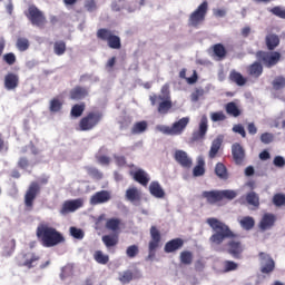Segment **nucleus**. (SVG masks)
<instances>
[{
  "label": "nucleus",
  "mask_w": 285,
  "mask_h": 285,
  "mask_svg": "<svg viewBox=\"0 0 285 285\" xmlns=\"http://www.w3.org/2000/svg\"><path fill=\"white\" fill-rule=\"evenodd\" d=\"M207 224L214 232L209 237V244H212V246H222L226 239H229L225 244L228 255H232L234 259H242L244 244H242V240L237 239L238 235L230 230V227L226 225V223L215 217L207 218Z\"/></svg>",
  "instance_id": "f257e3e1"
},
{
  "label": "nucleus",
  "mask_w": 285,
  "mask_h": 285,
  "mask_svg": "<svg viewBox=\"0 0 285 285\" xmlns=\"http://www.w3.org/2000/svg\"><path fill=\"white\" fill-rule=\"evenodd\" d=\"M265 45L269 51L258 50L255 56L265 68H273L282 61V53L279 51H274L275 48L279 46V36L268 33L265 37Z\"/></svg>",
  "instance_id": "f03ea898"
},
{
  "label": "nucleus",
  "mask_w": 285,
  "mask_h": 285,
  "mask_svg": "<svg viewBox=\"0 0 285 285\" xmlns=\"http://www.w3.org/2000/svg\"><path fill=\"white\" fill-rule=\"evenodd\" d=\"M36 237L45 248H55L66 242V237L48 223H40L36 229Z\"/></svg>",
  "instance_id": "7ed1b4c3"
},
{
  "label": "nucleus",
  "mask_w": 285,
  "mask_h": 285,
  "mask_svg": "<svg viewBox=\"0 0 285 285\" xmlns=\"http://www.w3.org/2000/svg\"><path fill=\"white\" fill-rule=\"evenodd\" d=\"M202 197L206 199L207 204L215 205V204H219V202H224V199H227L228 202H233V199L237 197V193L232 189L210 190V191H203Z\"/></svg>",
  "instance_id": "20e7f679"
},
{
  "label": "nucleus",
  "mask_w": 285,
  "mask_h": 285,
  "mask_svg": "<svg viewBox=\"0 0 285 285\" xmlns=\"http://www.w3.org/2000/svg\"><path fill=\"white\" fill-rule=\"evenodd\" d=\"M24 16L28 21H30L31 26L36 28L43 29L48 23V19L46 18V13L41 11L37 6L30 4L28 9L24 11Z\"/></svg>",
  "instance_id": "39448f33"
},
{
  "label": "nucleus",
  "mask_w": 285,
  "mask_h": 285,
  "mask_svg": "<svg viewBox=\"0 0 285 285\" xmlns=\"http://www.w3.org/2000/svg\"><path fill=\"white\" fill-rule=\"evenodd\" d=\"M96 37L99 41H106L107 46L111 48V50H120L121 48V38L108 28L98 29Z\"/></svg>",
  "instance_id": "423d86ee"
},
{
  "label": "nucleus",
  "mask_w": 285,
  "mask_h": 285,
  "mask_svg": "<svg viewBox=\"0 0 285 285\" xmlns=\"http://www.w3.org/2000/svg\"><path fill=\"white\" fill-rule=\"evenodd\" d=\"M104 119V114L101 111H89L79 121V130L87 132L88 130H94L97 128L101 120Z\"/></svg>",
  "instance_id": "0eeeda50"
},
{
  "label": "nucleus",
  "mask_w": 285,
  "mask_h": 285,
  "mask_svg": "<svg viewBox=\"0 0 285 285\" xmlns=\"http://www.w3.org/2000/svg\"><path fill=\"white\" fill-rule=\"evenodd\" d=\"M188 124H190V118L183 117L178 121H175L171 126H159L158 130L163 132V135L175 137L177 135H181L188 127Z\"/></svg>",
  "instance_id": "6e6552de"
},
{
  "label": "nucleus",
  "mask_w": 285,
  "mask_h": 285,
  "mask_svg": "<svg viewBox=\"0 0 285 285\" xmlns=\"http://www.w3.org/2000/svg\"><path fill=\"white\" fill-rule=\"evenodd\" d=\"M206 14H208V1H203L197 9L190 13L188 24L193 28L202 26L206 21Z\"/></svg>",
  "instance_id": "1a4fd4ad"
},
{
  "label": "nucleus",
  "mask_w": 285,
  "mask_h": 285,
  "mask_svg": "<svg viewBox=\"0 0 285 285\" xmlns=\"http://www.w3.org/2000/svg\"><path fill=\"white\" fill-rule=\"evenodd\" d=\"M150 240L148 243V256L147 259H155L157 249L161 246V232L157 226H151L149 229Z\"/></svg>",
  "instance_id": "9d476101"
},
{
  "label": "nucleus",
  "mask_w": 285,
  "mask_h": 285,
  "mask_svg": "<svg viewBox=\"0 0 285 285\" xmlns=\"http://www.w3.org/2000/svg\"><path fill=\"white\" fill-rule=\"evenodd\" d=\"M40 193L41 186L39 185V183L32 181L24 194V206L27 208H32V206H35V200Z\"/></svg>",
  "instance_id": "9b49d317"
},
{
  "label": "nucleus",
  "mask_w": 285,
  "mask_h": 285,
  "mask_svg": "<svg viewBox=\"0 0 285 285\" xmlns=\"http://www.w3.org/2000/svg\"><path fill=\"white\" fill-rule=\"evenodd\" d=\"M261 259V273L268 275L275 271V261L268 254L261 252L258 254Z\"/></svg>",
  "instance_id": "f8f14e48"
},
{
  "label": "nucleus",
  "mask_w": 285,
  "mask_h": 285,
  "mask_svg": "<svg viewBox=\"0 0 285 285\" xmlns=\"http://www.w3.org/2000/svg\"><path fill=\"white\" fill-rule=\"evenodd\" d=\"M79 208H83L82 198L65 200L60 208V215H68L69 213H75L76 210H79Z\"/></svg>",
  "instance_id": "ddd939ff"
},
{
  "label": "nucleus",
  "mask_w": 285,
  "mask_h": 285,
  "mask_svg": "<svg viewBox=\"0 0 285 285\" xmlns=\"http://www.w3.org/2000/svg\"><path fill=\"white\" fill-rule=\"evenodd\" d=\"M112 199V193L109 190L102 189L100 191H96L89 200L91 206H99L100 204H108Z\"/></svg>",
  "instance_id": "4468645a"
},
{
  "label": "nucleus",
  "mask_w": 285,
  "mask_h": 285,
  "mask_svg": "<svg viewBox=\"0 0 285 285\" xmlns=\"http://www.w3.org/2000/svg\"><path fill=\"white\" fill-rule=\"evenodd\" d=\"M90 96V89L83 86H76L69 91V99L71 101H83Z\"/></svg>",
  "instance_id": "2eb2a0df"
},
{
  "label": "nucleus",
  "mask_w": 285,
  "mask_h": 285,
  "mask_svg": "<svg viewBox=\"0 0 285 285\" xmlns=\"http://www.w3.org/2000/svg\"><path fill=\"white\" fill-rule=\"evenodd\" d=\"M275 222H277V217L274 214L266 213L261 218L258 228L262 233H266V230H271L275 226Z\"/></svg>",
  "instance_id": "dca6fc26"
},
{
  "label": "nucleus",
  "mask_w": 285,
  "mask_h": 285,
  "mask_svg": "<svg viewBox=\"0 0 285 285\" xmlns=\"http://www.w3.org/2000/svg\"><path fill=\"white\" fill-rule=\"evenodd\" d=\"M174 159L183 168H193V158L188 156V153L177 149L174 154Z\"/></svg>",
  "instance_id": "f3484780"
},
{
  "label": "nucleus",
  "mask_w": 285,
  "mask_h": 285,
  "mask_svg": "<svg viewBox=\"0 0 285 285\" xmlns=\"http://www.w3.org/2000/svg\"><path fill=\"white\" fill-rule=\"evenodd\" d=\"M206 132H208V118L204 116L200 119L198 130L193 132V137H191L193 141H202L206 139Z\"/></svg>",
  "instance_id": "a211bd4d"
},
{
  "label": "nucleus",
  "mask_w": 285,
  "mask_h": 285,
  "mask_svg": "<svg viewBox=\"0 0 285 285\" xmlns=\"http://www.w3.org/2000/svg\"><path fill=\"white\" fill-rule=\"evenodd\" d=\"M23 262L19 261L18 266H26V268H35L37 266V263L41 257L37 255L35 252H29L22 255Z\"/></svg>",
  "instance_id": "6ab92c4d"
},
{
  "label": "nucleus",
  "mask_w": 285,
  "mask_h": 285,
  "mask_svg": "<svg viewBox=\"0 0 285 285\" xmlns=\"http://www.w3.org/2000/svg\"><path fill=\"white\" fill-rule=\"evenodd\" d=\"M232 155L237 166H242V164H244V159H246V150H244L242 145L238 142L234 144L232 146Z\"/></svg>",
  "instance_id": "aec40b11"
},
{
  "label": "nucleus",
  "mask_w": 285,
  "mask_h": 285,
  "mask_svg": "<svg viewBox=\"0 0 285 285\" xmlns=\"http://www.w3.org/2000/svg\"><path fill=\"white\" fill-rule=\"evenodd\" d=\"M6 90H17L19 88V75L9 72L4 76Z\"/></svg>",
  "instance_id": "412c9836"
},
{
  "label": "nucleus",
  "mask_w": 285,
  "mask_h": 285,
  "mask_svg": "<svg viewBox=\"0 0 285 285\" xmlns=\"http://www.w3.org/2000/svg\"><path fill=\"white\" fill-rule=\"evenodd\" d=\"M132 179H135L140 186H148L150 183V177L148 173L144 169H137L136 171H130Z\"/></svg>",
  "instance_id": "4be33fe9"
},
{
  "label": "nucleus",
  "mask_w": 285,
  "mask_h": 285,
  "mask_svg": "<svg viewBox=\"0 0 285 285\" xmlns=\"http://www.w3.org/2000/svg\"><path fill=\"white\" fill-rule=\"evenodd\" d=\"M159 101V104H158ZM157 110L159 115H168V112L173 108V99L171 98H157Z\"/></svg>",
  "instance_id": "5701e85b"
},
{
  "label": "nucleus",
  "mask_w": 285,
  "mask_h": 285,
  "mask_svg": "<svg viewBox=\"0 0 285 285\" xmlns=\"http://www.w3.org/2000/svg\"><path fill=\"white\" fill-rule=\"evenodd\" d=\"M161 95H153L149 97L151 106H157V99H171L170 85L165 83L160 89Z\"/></svg>",
  "instance_id": "b1692460"
},
{
  "label": "nucleus",
  "mask_w": 285,
  "mask_h": 285,
  "mask_svg": "<svg viewBox=\"0 0 285 285\" xmlns=\"http://www.w3.org/2000/svg\"><path fill=\"white\" fill-rule=\"evenodd\" d=\"M180 248H184V239L174 238L165 244L164 252L176 253V250H179Z\"/></svg>",
  "instance_id": "393cba45"
},
{
  "label": "nucleus",
  "mask_w": 285,
  "mask_h": 285,
  "mask_svg": "<svg viewBox=\"0 0 285 285\" xmlns=\"http://www.w3.org/2000/svg\"><path fill=\"white\" fill-rule=\"evenodd\" d=\"M149 193L153 195V197H156V199H164L166 197V191H164V188L159 184V181H151L149 185Z\"/></svg>",
  "instance_id": "a878e982"
},
{
  "label": "nucleus",
  "mask_w": 285,
  "mask_h": 285,
  "mask_svg": "<svg viewBox=\"0 0 285 285\" xmlns=\"http://www.w3.org/2000/svg\"><path fill=\"white\" fill-rule=\"evenodd\" d=\"M125 197L127 202L135 204V202H141V191L137 187H129L126 190Z\"/></svg>",
  "instance_id": "bb28decb"
},
{
  "label": "nucleus",
  "mask_w": 285,
  "mask_h": 285,
  "mask_svg": "<svg viewBox=\"0 0 285 285\" xmlns=\"http://www.w3.org/2000/svg\"><path fill=\"white\" fill-rule=\"evenodd\" d=\"M247 72L249 77H255L257 79L262 77V73L264 72V66H262V62L255 61L247 67Z\"/></svg>",
  "instance_id": "cd10ccee"
},
{
  "label": "nucleus",
  "mask_w": 285,
  "mask_h": 285,
  "mask_svg": "<svg viewBox=\"0 0 285 285\" xmlns=\"http://www.w3.org/2000/svg\"><path fill=\"white\" fill-rule=\"evenodd\" d=\"M206 160H204V157L199 156L197 158V165L193 169L194 177H203V175L206 174Z\"/></svg>",
  "instance_id": "c85d7f7f"
},
{
  "label": "nucleus",
  "mask_w": 285,
  "mask_h": 285,
  "mask_svg": "<svg viewBox=\"0 0 285 285\" xmlns=\"http://www.w3.org/2000/svg\"><path fill=\"white\" fill-rule=\"evenodd\" d=\"M105 226H106L107 230H111V233H115V235H117V233H119V230H121V219L109 218V219H107Z\"/></svg>",
  "instance_id": "c756f323"
},
{
  "label": "nucleus",
  "mask_w": 285,
  "mask_h": 285,
  "mask_svg": "<svg viewBox=\"0 0 285 285\" xmlns=\"http://www.w3.org/2000/svg\"><path fill=\"white\" fill-rule=\"evenodd\" d=\"M243 230H253L255 228V218L253 216H244L238 220Z\"/></svg>",
  "instance_id": "7c9ffc66"
},
{
  "label": "nucleus",
  "mask_w": 285,
  "mask_h": 285,
  "mask_svg": "<svg viewBox=\"0 0 285 285\" xmlns=\"http://www.w3.org/2000/svg\"><path fill=\"white\" fill-rule=\"evenodd\" d=\"M213 52L214 56L217 57L218 61H223V59H226V56L228 55L226 47H224L222 43L214 45Z\"/></svg>",
  "instance_id": "2f4dec72"
},
{
  "label": "nucleus",
  "mask_w": 285,
  "mask_h": 285,
  "mask_svg": "<svg viewBox=\"0 0 285 285\" xmlns=\"http://www.w3.org/2000/svg\"><path fill=\"white\" fill-rule=\"evenodd\" d=\"M229 80L236 83V86H246V78L239 71L232 70L229 72Z\"/></svg>",
  "instance_id": "473e14b6"
},
{
  "label": "nucleus",
  "mask_w": 285,
  "mask_h": 285,
  "mask_svg": "<svg viewBox=\"0 0 285 285\" xmlns=\"http://www.w3.org/2000/svg\"><path fill=\"white\" fill-rule=\"evenodd\" d=\"M102 243L105 244L106 248H112L114 246H117V244H119V235H105L102 236Z\"/></svg>",
  "instance_id": "72a5a7b5"
},
{
  "label": "nucleus",
  "mask_w": 285,
  "mask_h": 285,
  "mask_svg": "<svg viewBox=\"0 0 285 285\" xmlns=\"http://www.w3.org/2000/svg\"><path fill=\"white\" fill-rule=\"evenodd\" d=\"M215 175L223 180L228 179V168L223 163H217L215 166Z\"/></svg>",
  "instance_id": "f704fd0d"
},
{
  "label": "nucleus",
  "mask_w": 285,
  "mask_h": 285,
  "mask_svg": "<svg viewBox=\"0 0 285 285\" xmlns=\"http://www.w3.org/2000/svg\"><path fill=\"white\" fill-rule=\"evenodd\" d=\"M146 130H148V122L146 120L138 121L134 124L131 135H141V132H146Z\"/></svg>",
  "instance_id": "c9c22d12"
},
{
  "label": "nucleus",
  "mask_w": 285,
  "mask_h": 285,
  "mask_svg": "<svg viewBox=\"0 0 285 285\" xmlns=\"http://www.w3.org/2000/svg\"><path fill=\"white\" fill-rule=\"evenodd\" d=\"M86 111V102L76 104L71 107L70 115L78 119Z\"/></svg>",
  "instance_id": "e433bc0d"
},
{
  "label": "nucleus",
  "mask_w": 285,
  "mask_h": 285,
  "mask_svg": "<svg viewBox=\"0 0 285 285\" xmlns=\"http://www.w3.org/2000/svg\"><path fill=\"white\" fill-rule=\"evenodd\" d=\"M225 110L227 115H230V117H239V115H242V110L239 109V107H237V104L235 102H228L225 106Z\"/></svg>",
  "instance_id": "4c0bfd02"
},
{
  "label": "nucleus",
  "mask_w": 285,
  "mask_h": 285,
  "mask_svg": "<svg viewBox=\"0 0 285 285\" xmlns=\"http://www.w3.org/2000/svg\"><path fill=\"white\" fill-rule=\"evenodd\" d=\"M219 148H222V139L216 138L213 140L210 146L209 159H215L217 157V153H219Z\"/></svg>",
  "instance_id": "58836bf2"
},
{
  "label": "nucleus",
  "mask_w": 285,
  "mask_h": 285,
  "mask_svg": "<svg viewBox=\"0 0 285 285\" xmlns=\"http://www.w3.org/2000/svg\"><path fill=\"white\" fill-rule=\"evenodd\" d=\"M246 202L249 206H254V208H259V195L255 191H249L246 195Z\"/></svg>",
  "instance_id": "ea45409f"
},
{
  "label": "nucleus",
  "mask_w": 285,
  "mask_h": 285,
  "mask_svg": "<svg viewBox=\"0 0 285 285\" xmlns=\"http://www.w3.org/2000/svg\"><path fill=\"white\" fill-rule=\"evenodd\" d=\"M179 259H180V264H184V266H190V264H193V252L190 250L181 252Z\"/></svg>",
  "instance_id": "a19ab883"
},
{
  "label": "nucleus",
  "mask_w": 285,
  "mask_h": 285,
  "mask_svg": "<svg viewBox=\"0 0 285 285\" xmlns=\"http://www.w3.org/2000/svg\"><path fill=\"white\" fill-rule=\"evenodd\" d=\"M118 279L122 284H130V282H132V279H134V274L130 269L120 272Z\"/></svg>",
  "instance_id": "79ce46f5"
},
{
  "label": "nucleus",
  "mask_w": 285,
  "mask_h": 285,
  "mask_svg": "<svg viewBox=\"0 0 285 285\" xmlns=\"http://www.w3.org/2000/svg\"><path fill=\"white\" fill-rule=\"evenodd\" d=\"M53 52L58 57H61V55H66V42L63 40L56 41L53 43Z\"/></svg>",
  "instance_id": "37998d69"
},
{
  "label": "nucleus",
  "mask_w": 285,
  "mask_h": 285,
  "mask_svg": "<svg viewBox=\"0 0 285 285\" xmlns=\"http://www.w3.org/2000/svg\"><path fill=\"white\" fill-rule=\"evenodd\" d=\"M94 257L98 264L106 265V264H108V262H110V257L108 255L104 254V252H101V250H97L95 253Z\"/></svg>",
  "instance_id": "c03bdc74"
},
{
  "label": "nucleus",
  "mask_w": 285,
  "mask_h": 285,
  "mask_svg": "<svg viewBox=\"0 0 285 285\" xmlns=\"http://www.w3.org/2000/svg\"><path fill=\"white\" fill-rule=\"evenodd\" d=\"M61 108H63V102L61 100H59L58 98L51 99L49 107L50 112H59Z\"/></svg>",
  "instance_id": "a18cd8bd"
},
{
  "label": "nucleus",
  "mask_w": 285,
  "mask_h": 285,
  "mask_svg": "<svg viewBox=\"0 0 285 285\" xmlns=\"http://www.w3.org/2000/svg\"><path fill=\"white\" fill-rule=\"evenodd\" d=\"M16 46L20 52H26L30 48V41L27 38H18Z\"/></svg>",
  "instance_id": "49530a36"
},
{
  "label": "nucleus",
  "mask_w": 285,
  "mask_h": 285,
  "mask_svg": "<svg viewBox=\"0 0 285 285\" xmlns=\"http://www.w3.org/2000/svg\"><path fill=\"white\" fill-rule=\"evenodd\" d=\"M272 86L274 90H282L285 88V77L284 76H278L274 78Z\"/></svg>",
  "instance_id": "de8ad7c7"
},
{
  "label": "nucleus",
  "mask_w": 285,
  "mask_h": 285,
  "mask_svg": "<svg viewBox=\"0 0 285 285\" xmlns=\"http://www.w3.org/2000/svg\"><path fill=\"white\" fill-rule=\"evenodd\" d=\"M126 255L129 257V259H135L137 255H139V246L137 245H130L126 249Z\"/></svg>",
  "instance_id": "09e8293b"
},
{
  "label": "nucleus",
  "mask_w": 285,
  "mask_h": 285,
  "mask_svg": "<svg viewBox=\"0 0 285 285\" xmlns=\"http://www.w3.org/2000/svg\"><path fill=\"white\" fill-rule=\"evenodd\" d=\"M273 204L277 208L285 206V195L284 194H275L273 196Z\"/></svg>",
  "instance_id": "8fccbe9b"
},
{
  "label": "nucleus",
  "mask_w": 285,
  "mask_h": 285,
  "mask_svg": "<svg viewBox=\"0 0 285 285\" xmlns=\"http://www.w3.org/2000/svg\"><path fill=\"white\" fill-rule=\"evenodd\" d=\"M205 95V91L204 89L202 88H196L191 95H190V100L194 102V104H197V101H199V99H202V97Z\"/></svg>",
  "instance_id": "3c124183"
},
{
  "label": "nucleus",
  "mask_w": 285,
  "mask_h": 285,
  "mask_svg": "<svg viewBox=\"0 0 285 285\" xmlns=\"http://www.w3.org/2000/svg\"><path fill=\"white\" fill-rule=\"evenodd\" d=\"M69 232L71 237H73L75 239H82L85 236L83 230L81 228L70 227Z\"/></svg>",
  "instance_id": "603ef678"
},
{
  "label": "nucleus",
  "mask_w": 285,
  "mask_h": 285,
  "mask_svg": "<svg viewBox=\"0 0 285 285\" xmlns=\"http://www.w3.org/2000/svg\"><path fill=\"white\" fill-rule=\"evenodd\" d=\"M239 265L233 261H225L224 262V271L225 273H230L232 271H237Z\"/></svg>",
  "instance_id": "864d4df0"
},
{
  "label": "nucleus",
  "mask_w": 285,
  "mask_h": 285,
  "mask_svg": "<svg viewBox=\"0 0 285 285\" xmlns=\"http://www.w3.org/2000/svg\"><path fill=\"white\" fill-rule=\"evenodd\" d=\"M274 140H275V136L271 132H264L261 135L262 144H265V145L273 144Z\"/></svg>",
  "instance_id": "5fc2aeb1"
},
{
  "label": "nucleus",
  "mask_w": 285,
  "mask_h": 285,
  "mask_svg": "<svg viewBox=\"0 0 285 285\" xmlns=\"http://www.w3.org/2000/svg\"><path fill=\"white\" fill-rule=\"evenodd\" d=\"M269 12H272V14L275 17H278V19H285V9L282 7H274L269 10Z\"/></svg>",
  "instance_id": "6e6d98bb"
},
{
  "label": "nucleus",
  "mask_w": 285,
  "mask_h": 285,
  "mask_svg": "<svg viewBox=\"0 0 285 285\" xmlns=\"http://www.w3.org/2000/svg\"><path fill=\"white\" fill-rule=\"evenodd\" d=\"M3 61L8 63V66H14L17 63V56L13 52L6 53L3 56Z\"/></svg>",
  "instance_id": "4d7b16f0"
},
{
  "label": "nucleus",
  "mask_w": 285,
  "mask_h": 285,
  "mask_svg": "<svg viewBox=\"0 0 285 285\" xmlns=\"http://www.w3.org/2000/svg\"><path fill=\"white\" fill-rule=\"evenodd\" d=\"M212 121H226V115L224 111H216L212 114Z\"/></svg>",
  "instance_id": "13d9d810"
},
{
  "label": "nucleus",
  "mask_w": 285,
  "mask_h": 285,
  "mask_svg": "<svg viewBox=\"0 0 285 285\" xmlns=\"http://www.w3.org/2000/svg\"><path fill=\"white\" fill-rule=\"evenodd\" d=\"M30 166V160L28 157H20L18 160V168H21V170H26Z\"/></svg>",
  "instance_id": "bf43d9fd"
},
{
  "label": "nucleus",
  "mask_w": 285,
  "mask_h": 285,
  "mask_svg": "<svg viewBox=\"0 0 285 285\" xmlns=\"http://www.w3.org/2000/svg\"><path fill=\"white\" fill-rule=\"evenodd\" d=\"M114 159H115V164L119 168H124V166H126V164H127L126 156L114 155Z\"/></svg>",
  "instance_id": "052dcab7"
},
{
  "label": "nucleus",
  "mask_w": 285,
  "mask_h": 285,
  "mask_svg": "<svg viewBox=\"0 0 285 285\" xmlns=\"http://www.w3.org/2000/svg\"><path fill=\"white\" fill-rule=\"evenodd\" d=\"M85 8L88 12H95V10H97V2H95V0H87Z\"/></svg>",
  "instance_id": "680f3d73"
},
{
  "label": "nucleus",
  "mask_w": 285,
  "mask_h": 285,
  "mask_svg": "<svg viewBox=\"0 0 285 285\" xmlns=\"http://www.w3.org/2000/svg\"><path fill=\"white\" fill-rule=\"evenodd\" d=\"M233 132H237L240 137L246 138V129H244L243 125H235L233 127Z\"/></svg>",
  "instance_id": "e2e57ef3"
},
{
  "label": "nucleus",
  "mask_w": 285,
  "mask_h": 285,
  "mask_svg": "<svg viewBox=\"0 0 285 285\" xmlns=\"http://www.w3.org/2000/svg\"><path fill=\"white\" fill-rule=\"evenodd\" d=\"M274 166H276V168H284L285 166V159L284 157L282 156H276L274 158V161H273Z\"/></svg>",
  "instance_id": "0e129e2a"
},
{
  "label": "nucleus",
  "mask_w": 285,
  "mask_h": 285,
  "mask_svg": "<svg viewBox=\"0 0 285 285\" xmlns=\"http://www.w3.org/2000/svg\"><path fill=\"white\" fill-rule=\"evenodd\" d=\"M90 175H92V177H96V179H102L104 178V174L101 171H99V169H97V168H91L90 169Z\"/></svg>",
  "instance_id": "69168bd1"
},
{
  "label": "nucleus",
  "mask_w": 285,
  "mask_h": 285,
  "mask_svg": "<svg viewBox=\"0 0 285 285\" xmlns=\"http://www.w3.org/2000/svg\"><path fill=\"white\" fill-rule=\"evenodd\" d=\"M247 130L250 135H257V127L255 126V122H249L247 125Z\"/></svg>",
  "instance_id": "338daca9"
},
{
  "label": "nucleus",
  "mask_w": 285,
  "mask_h": 285,
  "mask_svg": "<svg viewBox=\"0 0 285 285\" xmlns=\"http://www.w3.org/2000/svg\"><path fill=\"white\" fill-rule=\"evenodd\" d=\"M271 158V153H268L267 150H263L259 154V159H262V161H266Z\"/></svg>",
  "instance_id": "774afa93"
}]
</instances>
